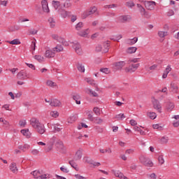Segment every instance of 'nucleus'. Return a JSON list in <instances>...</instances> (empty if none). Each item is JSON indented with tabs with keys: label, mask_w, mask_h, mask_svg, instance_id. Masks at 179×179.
<instances>
[{
	"label": "nucleus",
	"mask_w": 179,
	"mask_h": 179,
	"mask_svg": "<svg viewBox=\"0 0 179 179\" xmlns=\"http://www.w3.org/2000/svg\"><path fill=\"white\" fill-rule=\"evenodd\" d=\"M52 5L55 8V10H57L59 15L62 16V17H68V16H71V12L65 10V9H68V8H71L72 6V3L71 2H59L53 0L52 1Z\"/></svg>",
	"instance_id": "f257e3e1"
},
{
	"label": "nucleus",
	"mask_w": 179,
	"mask_h": 179,
	"mask_svg": "<svg viewBox=\"0 0 179 179\" xmlns=\"http://www.w3.org/2000/svg\"><path fill=\"white\" fill-rule=\"evenodd\" d=\"M30 124L34 129H36V132L38 134H40L41 135H43L45 132V127L43 124V123H41L38 120L33 117L30 120Z\"/></svg>",
	"instance_id": "f03ea898"
},
{
	"label": "nucleus",
	"mask_w": 179,
	"mask_h": 179,
	"mask_svg": "<svg viewBox=\"0 0 179 179\" xmlns=\"http://www.w3.org/2000/svg\"><path fill=\"white\" fill-rule=\"evenodd\" d=\"M138 159L140 163L145 166V167H153V162L145 155H141Z\"/></svg>",
	"instance_id": "7ed1b4c3"
},
{
	"label": "nucleus",
	"mask_w": 179,
	"mask_h": 179,
	"mask_svg": "<svg viewBox=\"0 0 179 179\" xmlns=\"http://www.w3.org/2000/svg\"><path fill=\"white\" fill-rule=\"evenodd\" d=\"M96 12H97V7H91L89 10H86L83 12L82 18L86 19V17H88V16H90L91 15H94V13H96Z\"/></svg>",
	"instance_id": "20e7f679"
},
{
	"label": "nucleus",
	"mask_w": 179,
	"mask_h": 179,
	"mask_svg": "<svg viewBox=\"0 0 179 179\" xmlns=\"http://www.w3.org/2000/svg\"><path fill=\"white\" fill-rule=\"evenodd\" d=\"M71 44H72V48L75 50L76 54L78 55H82V54H83V52L82 51V46L79 42L75 41L71 42Z\"/></svg>",
	"instance_id": "39448f33"
},
{
	"label": "nucleus",
	"mask_w": 179,
	"mask_h": 179,
	"mask_svg": "<svg viewBox=\"0 0 179 179\" xmlns=\"http://www.w3.org/2000/svg\"><path fill=\"white\" fill-rule=\"evenodd\" d=\"M125 66V62L120 61L113 64V68L115 71H121Z\"/></svg>",
	"instance_id": "423d86ee"
},
{
	"label": "nucleus",
	"mask_w": 179,
	"mask_h": 179,
	"mask_svg": "<svg viewBox=\"0 0 179 179\" xmlns=\"http://www.w3.org/2000/svg\"><path fill=\"white\" fill-rule=\"evenodd\" d=\"M17 78L20 80H26V79L29 78V74L27 73V71L22 70L17 73Z\"/></svg>",
	"instance_id": "0eeeda50"
},
{
	"label": "nucleus",
	"mask_w": 179,
	"mask_h": 179,
	"mask_svg": "<svg viewBox=\"0 0 179 179\" xmlns=\"http://www.w3.org/2000/svg\"><path fill=\"white\" fill-rule=\"evenodd\" d=\"M140 64H131L129 66V67L125 69V72H129L130 73H132L133 72H135L138 68L140 66Z\"/></svg>",
	"instance_id": "6e6552de"
},
{
	"label": "nucleus",
	"mask_w": 179,
	"mask_h": 179,
	"mask_svg": "<svg viewBox=\"0 0 179 179\" xmlns=\"http://www.w3.org/2000/svg\"><path fill=\"white\" fill-rule=\"evenodd\" d=\"M152 104L154 108L157 110L158 113H162V105H160V102L157 99L152 98Z\"/></svg>",
	"instance_id": "1a4fd4ad"
},
{
	"label": "nucleus",
	"mask_w": 179,
	"mask_h": 179,
	"mask_svg": "<svg viewBox=\"0 0 179 179\" xmlns=\"http://www.w3.org/2000/svg\"><path fill=\"white\" fill-rule=\"evenodd\" d=\"M145 6L148 10H153V9H155V6H156V2L145 1Z\"/></svg>",
	"instance_id": "9d476101"
},
{
	"label": "nucleus",
	"mask_w": 179,
	"mask_h": 179,
	"mask_svg": "<svg viewBox=\"0 0 179 179\" xmlns=\"http://www.w3.org/2000/svg\"><path fill=\"white\" fill-rule=\"evenodd\" d=\"M55 146L58 150H59L62 153H64V150H65V147H64V143L61 141V140H58L56 142Z\"/></svg>",
	"instance_id": "9b49d317"
},
{
	"label": "nucleus",
	"mask_w": 179,
	"mask_h": 179,
	"mask_svg": "<svg viewBox=\"0 0 179 179\" xmlns=\"http://www.w3.org/2000/svg\"><path fill=\"white\" fill-rule=\"evenodd\" d=\"M45 58H54L55 57V50H47L45 52Z\"/></svg>",
	"instance_id": "f8f14e48"
},
{
	"label": "nucleus",
	"mask_w": 179,
	"mask_h": 179,
	"mask_svg": "<svg viewBox=\"0 0 179 179\" xmlns=\"http://www.w3.org/2000/svg\"><path fill=\"white\" fill-rule=\"evenodd\" d=\"M41 5L43 12H46V13H48L50 12V8H48V2L47 1V0H43L41 1Z\"/></svg>",
	"instance_id": "ddd939ff"
},
{
	"label": "nucleus",
	"mask_w": 179,
	"mask_h": 179,
	"mask_svg": "<svg viewBox=\"0 0 179 179\" xmlns=\"http://www.w3.org/2000/svg\"><path fill=\"white\" fill-rule=\"evenodd\" d=\"M170 91L171 93H178V85L174 83H171Z\"/></svg>",
	"instance_id": "4468645a"
},
{
	"label": "nucleus",
	"mask_w": 179,
	"mask_h": 179,
	"mask_svg": "<svg viewBox=\"0 0 179 179\" xmlns=\"http://www.w3.org/2000/svg\"><path fill=\"white\" fill-rule=\"evenodd\" d=\"M119 20L121 22V23H125L126 22H128V20H131V16L129 15H120L119 17Z\"/></svg>",
	"instance_id": "2eb2a0df"
},
{
	"label": "nucleus",
	"mask_w": 179,
	"mask_h": 179,
	"mask_svg": "<svg viewBox=\"0 0 179 179\" xmlns=\"http://www.w3.org/2000/svg\"><path fill=\"white\" fill-rule=\"evenodd\" d=\"M50 106L52 107H59V106H61V101H59L58 99L51 100Z\"/></svg>",
	"instance_id": "dca6fc26"
},
{
	"label": "nucleus",
	"mask_w": 179,
	"mask_h": 179,
	"mask_svg": "<svg viewBox=\"0 0 179 179\" xmlns=\"http://www.w3.org/2000/svg\"><path fill=\"white\" fill-rule=\"evenodd\" d=\"M136 43H138V37H134L133 38H129L127 40V44H129V45H134V44H136Z\"/></svg>",
	"instance_id": "f3484780"
},
{
	"label": "nucleus",
	"mask_w": 179,
	"mask_h": 179,
	"mask_svg": "<svg viewBox=\"0 0 179 179\" xmlns=\"http://www.w3.org/2000/svg\"><path fill=\"white\" fill-rule=\"evenodd\" d=\"M21 134H22L24 136H26V138H28L31 136V133H30V131H29V129H22Z\"/></svg>",
	"instance_id": "a211bd4d"
},
{
	"label": "nucleus",
	"mask_w": 179,
	"mask_h": 179,
	"mask_svg": "<svg viewBox=\"0 0 179 179\" xmlns=\"http://www.w3.org/2000/svg\"><path fill=\"white\" fill-rule=\"evenodd\" d=\"M111 172L114 174V176H115V177H118L119 178H124V174L121 173V171L113 169Z\"/></svg>",
	"instance_id": "6ab92c4d"
},
{
	"label": "nucleus",
	"mask_w": 179,
	"mask_h": 179,
	"mask_svg": "<svg viewBox=\"0 0 179 179\" xmlns=\"http://www.w3.org/2000/svg\"><path fill=\"white\" fill-rule=\"evenodd\" d=\"M77 34H78V36H80L81 37H86V36L89 34V29L80 31L77 33Z\"/></svg>",
	"instance_id": "aec40b11"
},
{
	"label": "nucleus",
	"mask_w": 179,
	"mask_h": 179,
	"mask_svg": "<svg viewBox=\"0 0 179 179\" xmlns=\"http://www.w3.org/2000/svg\"><path fill=\"white\" fill-rule=\"evenodd\" d=\"M110 47V41H108L106 42L103 43V52H108V48Z\"/></svg>",
	"instance_id": "412c9836"
},
{
	"label": "nucleus",
	"mask_w": 179,
	"mask_h": 179,
	"mask_svg": "<svg viewBox=\"0 0 179 179\" xmlns=\"http://www.w3.org/2000/svg\"><path fill=\"white\" fill-rule=\"evenodd\" d=\"M82 151L80 150H78L75 155V160H80L82 159Z\"/></svg>",
	"instance_id": "4be33fe9"
},
{
	"label": "nucleus",
	"mask_w": 179,
	"mask_h": 179,
	"mask_svg": "<svg viewBox=\"0 0 179 179\" xmlns=\"http://www.w3.org/2000/svg\"><path fill=\"white\" fill-rule=\"evenodd\" d=\"M48 22L50 24V27L52 28V29H54V27H55V20L52 17H50L49 19H48Z\"/></svg>",
	"instance_id": "5701e85b"
},
{
	"label": "nucleus",
	"mask_w": 179,
	"mask_h": 179,
	"mask_svg": "<svg viewBox=\"0 0 179 179\" xmlns=\"http://www.w3.org/2000/svg\"><path fill=\"white\" fill-rule=\"evenodd\" d=\"M168 111H173L174 109V103L173 102H168L166 104Z\"/></svg>",
	"instance_id": "b1692460"
},
{
	"label": "nucleus",
	"mask_w": 179,
	"mask_h": 179,
	"mask_svg": "<svg viewBox=\"0 0 179 179\" xmlns=\"http://www.w3.org/2000/svg\"><path fill=\"white\" fill-rule=\"evenodd\" d=\"M76 120H78V116L73 115L68 118V122L69 124H73Z\"/></svg>",
	"instance_id": "393cba45"
},
{
	"label": "nucleus",
	"mask_w": 179,
	"mask_h": 179,
	"mask_svg": "<svg viewBox=\"0 0 179 179\" xmlns=\"http://www.w3.org/2000/svg\"><path fill=\"white\" fill-rule=\"evenodd\" d=\"M134 131H137V132H139L140 135H146V133L138 126H135L134 127Z\"/></svg>",
	"instance_id": "a878e982"
},
{
	"label": "nucleus",
	"mask_w": 179,
	"mask_h": 179,
	"mask_svg": "<svg viewBox=\"0 0 179 179\" xmlns=\"http://www.w3.org/2000/svg\"><path fill=\"white\" fill-rule=\"evenodd\" d=\"M10 170H11V171L13 173H16V171H17V167H16V163L13 162L10 166Z\"/></svg>",
	"instance_id": "bb28decb"
},
{
	"label": "nucleus",
	"mask_w": 179,
	"mask_h": 179,
	"mask_svg": "<svg viewBox=\"0 0 179 179\" xmlns=\"http://www.w3.org/2000/svg\"><path fill=\"white\" fill-rule=\"evenodd\" d=\"M73 99L75 100L76 104H80V95L79 94L73 95Z\"/></svg>",
	"instance_id": "cd10ccee"
},
{
	"label": "nucleus",
	"mask_w": 179,
	"mask_h": 179,
	"mask_svg": "<svg viewBox=\"0 0 179 179\" xmlns=\"http://www.w3.org/2000/svg\"><path fill=\"white\" fill-rule=\"evenodd\" d=\"M46 85L50 86V87H58L56 83L52 82V80H48Z\"/></svg>",
	"instance_id": "c85d7f7f"
},
{
	"label": "nucleus",
	"mask_w": 179,
	"mask_h": 179,
	"mask_svg": "<svg viewBox=\"0 0 179 179\" xmlns=\"http://www.w3.org/2000/svg\"><path fill=\"white\" fill-rule=\"evenodd\" d=\"M77 69L79 72H82L83 73H85V66H83V64L78 63L77 64Z\"/></svg>",
	"instance_id": "c756f323"
},
{
	"label": "nucleus",
	"mask_w": 179,
	"mask_h": 179,
	"mask_svg": "<svg viewBox=\"0 0 179 179\" xmlns=\"http://www.w3.org/2000/svg\"><path fill=\"white\" fill-rule=\"evenodd\" d=\"M136 50H138V48L136 47L128 48L127 53L128 54H134V52H136Z\"/></svg>",
	"instance_id": "7c9ffc66"
},
{
	"label": "nucleus",
	"mask_w": 179,
	"mask_h": 179,
	"mask_svg": "<svg viewBox=\"0 0 179 179\" xmlns=\"http://www.w3.org/2000/svg\"><path fill=\"white\" fill-rule=\"evenodd\" d=\"M54 51L56 52H61V51H64V47L61 45H57L55 48H53Z\"/></svg>",
	"instance_id": "2f4dec72"
},
{
	"label": "nucleus",
	"mask_w": 179,
	"mask_h": 179,
	"mask_svg": "<svg viewBox=\"0 0 179 179\" xmlns=\"http://www.w3.org/2000/svg\"><path fill=\"white\" fill-rule=\"evenodd\" d=\"M137 8H138V10L141 15L144 13V12L146 11L145 8H143V6H142V5H141L140 3H137Z\"/></svg>",
	"instance_id": "473e14b6"
},
{
	"label": "nucleus",
	"mask_w": 179,
	"mask_h": 179,
	"mask_svg": "<svg viewBox=\"0 0 179 179\" xmlns=\"http://www.w3.org/2000/svg\"><path fill=\"white\" fill-rule=\"evenodd\" d=\"M115 118H116L117 121H122V120L125 118V115H124V113H120L118 115H116Z\"/></svg>",
	"instance_id": "72a5a7b5"
},
{
	"label": "nucleus",
	"mask_w": 179,
	"mask_h": 179,
	"mask_svg": "<svg viewBox=\"0 0 179 179\" xmlns=\"http://www.w3.org/2000/svg\"><path fill=\"white\" fill-rule=\"evenodd\" d=\"M18 149H20V150H22L23 152H24L25 150H29L30 149V145L25 144L24 145H19L18 146Z\"/></svg>",
	"instance_id": "f704fd0d"
},
{
	"label": "nucleus",
	"mask_w": 179,
	"mask_h": 179,
	"mask_svg": "<svg viewBox=\"0 0 179 179\" xmlns=\"http://www.w3.org/2000/svg\"><path fill=\"white\" fill-rule=\"evenodd\" d=\"M31 174L34 176V178L37 179V177H38L39 176H41V172H40V171L36 170L31 172Z\"/></svg>",
	"instance_id": "c9c22d12"
},
{
	"label": "nucleus",
	"mask_w": 179,
	"mask_h": 179,
	"mask_svg": "<svg viewBox=\"0 0 179 179\" xmlns=\"http://www.w3.org/2000/svg\"><path fill=\"white\" fill-rule=\"evenodd\" d=\"M83 28V22H80L76 25V29L79 31L80 30H82Z\"/></svg>",
	"instance_id": "e433bc0d"
},
{
	"label": "nucleus",
	"mask_w": 179,
	"mask_h": 179,
	"mask_svg": "<svg viewBox=\"0 0 179 179\" xmlns=\"http://www.w3.org/2000/svg\"><path fill=\"white\" fill-rule=\"evenodd\" d=\"M8 43H9V44H12L13 45H17L20 44V41H19V39H14L11 41H8Z\"/></svg>",
	"instance_id": "4c0bfd02"
},
{
	"label": "nucleus",
	"mask_w": 179,
	"mask_h": 179,
	"mask_svg": "<svg viewBox=\"0 0 179 179\" xmlns=\"http://www.w3.org/2000/svg\"><path fill=\"white\" fill-rule=\"evenodd\" d=\"M148 115L150 117L151 120H155L156 119V117H157V115H156V113H154V112L148 113Z\"/></svg>",
	"instance_id": "58836bf2"
},
{
	"label": "nucleus",
	"mask_w": 179,
	"mask_h": 179,
	"mask_svg": "<svg viewBox=\"0 0 179 179\" xmlns=\"http://www.w3.org/2000/svg\"><path fill=\"white\" fill-rule=\"evenodd\" d=\"M94 122H95V124H97L98 125H99L100 124H103V119L96 117H95Z\"/></svg>",
	"instance_id": "ea45409f"
},
{
	"label": "nucleus",
	"mask_w": 179,
	"mask_h": 179,
	"mask_svg": "<svg viewBox=\"0 0 179 179\" xmlns=\"http://www.w3.org/2000/svg\"><path fill=\"white\" fill-rule=\"evenodd\" d=\"M34 58L36 59V61H38V62H43L44 61V57L41 55H35Z\"/></svg>",
	"instance_id": "a19ab883"
},
{
	"label": "nucleus",
	"mask_w": 179,
	"mask_h": 179,
	"mask_svg": "<svg viewBox=\"0 0 179 179\" xmlns=\"http://www.w3.org/2000/svg\"><path fill=\"white\" fill-rule=\"evenodd\" d=\"M59 43L65 45V47H68L69 45V43L68 41H66L63 38H59Z\"/></svg>",
	"instance_id": "79ce46f5"
},
{
	"label": "nucleus",
	"mask_w": 179,
	"mask_h": 179,
	"mask_svg": "<svg viewBox=\"0 0 179 179\" xmlns=\"http://www.w3.org/2000/svg\"><path fill=\"white\" fill-rule=\"evenodd\" d=\"M87 83H89V85H91L92 86H94V85H96V82L94 81V80L90 78H87Z\"/></svg>",
	"instance_id": "37998d69"
},
{
	"label": "nucleus",
	"mask_w": 179,
	"mask_h": 179,
	"mask_svg": "<svg viewBox=\"0 0 179 179\" xmlns=\"http://www.w3.org/2000/svg\"><path fill=\"white\" fill-rule=\"evenodd\" d=\"M87 90L90 92V94H92V96H93V97H99V94H97V92L92 91L90 89H87Z\"/></svg>",
	"instance_id": "c03bdc74"
},
{
	"label": "nucleus",
	"mask_w": 179,
	"mask_h": 179,
	"mask_svg": "<svg viewBox=\"0 0 179 179\" xmlns=\"http://www.w3.org/2000/svg\"><path fill=\"white\" fill-rule=\"evenodd\" d=\"M161 143H167L169 142V137L164 136L160 139Z\"/></svg>",
	"instance_id": "a18cd8bd"
},
{
	"label": "nucleus",
	"mask_w": 179,
	"mask_h": 179,
	"mask_svg": "<svg viewBox=\"0 0 179 179\" xmlns=\"http://www.w3.org/2000/svg\"><path fill=\"white\" fill-rule=\"evenodd\" d=\"M126 6H127V8H134V6H135V3H134V1H127L126 2Z\"/></svg>",
	"instance_id": "49530a36"
},
{
	"label": "nucleus",
	"mask_w": 179,
	"mask_h": 179,
	"mask_svg": "<svg viewBox=\"0 0 179 179\" xmlns=\"http://www.w3.org/2000/svg\"><path fill=\"white\" fill-rule=\"evenodd\" d=\"M50 115H51V117H53V118H57V117H58V115H59L58 114V112L57 110L55 111H51L50 113Z\"/></svg>",
	"instance_id": "de8ad7c7"
},
{
	"label": "nucleus",
	"mask_w": 179,
	"mask_h": 179,
	"mask_svg": "<svg viewBox=\"0 0 179 179\" xmlns=\"http://www.w3.org/2000/svg\"><path fill=\"white\" fill-rule=\"evenodd\" d=\"M93 112L94 113V114H96V115H100V109L97 107H94L93 108Z\"/></svg>",
	"instance_id": "09e8293b"
},
{
	"label": "nucleus",
	"mask_w": 179,
	"mask_h": 179,
	"mask_svg": "<svg viewBox=\"0 0 179 179\" xmlns=\"http://www.w3.org/2000/svg\"><path fill=\"white\" fill-rule=\"evenodd\" d=\"M87 120H89V121H92V122L94 121L96 117H94L93 115L89 113H87Z\"/></svg>",
	"instance_id": "8fccbe9b"
},
{
	"label": "nucleus",
	"mask_w": 179,
	"mask_h": 179,
	"mask_svg": "<svg viewBox=\"0 0 179 179\" xmlns=\"http://www.w3.org/2000/svg\"><path fill=\"white\" fill-rule=\"evenodd\" d=\"M52 38H53V40H56L57 41H58L59 43V38H62V37H60L57 34H52Z\"/></svg>",
	"instance_id": "3c124183"
},
{
	"label": "nucleus",
	"mask_w": 179,
	"mask_h": 179,
	"mask_svg": "<svg viewBox=\"0 0 179 179\" xmlns=\"http://www.w3.org/2000/svg\"><path fill=\"white\" fill-rule=\"evenodd\" d=\"M166 34H167V32H164L162 31L158 32V36L159 37H161V38L166 37Z\"/></svg>",
	"instance_id": "603ef678"
},
{
	"label": "nucleus",
	"mask_w": 179,
	"mask_h": 179,
	"mask_svg": "<svg viewBox=\"0 0 179 179\" xmlns=\"http://www.w3.org/2000/svg\"><path fill=\"white\" fill-rule=\"evenodd\" d=\"M164 72L166 73H170V72H171V66L169 64Z\"/></svg>",
	"instance_id": "864d4df0"
},
{
	"label": "nucleus",
	"mask_w": 179,
	"mask_h": 179,
	"mask_svg": "<svg viewBox=\"0 0 179 179\" xmlns=\"http://www.w3.org/2000/svg\"><path fill=\"white\" fill-rule=\"evenodd\" d=\"M48 178V176H47V174L43 175H39L38 177H36V179H46Z\"/></svg>",
	"instance_id": "5fc2aeb1"
},
{
	"label": "nucleus",
	"mask_w": 179,
	"mask_h": 179,
	"mask_svg": "<svg viewBox=\"0 0 179 179\" xmlns=\"http://www.w3.org/2000/svg\"><path fill=\"white\" fill-rule=\"evenodd\" d=\"M69 164H70V166H71V167H73V169H74L76 166H78V164H76V162H75V161L73 160L69 161Z\"/></svg>",
	"instance_id": "6e6d98bb"
},
{
	"label": "nucleus",
	"mask_w": 179,
	"mask_h": 179,
	"mask_svg": "<svg viewBox=\"0 0 179 179\" xmlns=\"http://www.w3.org/2000/svg\"><path fill=\"white\" fill-rule=\"evenodd\" d=\"M158 162H159V163H160V164H164V159L163 158V156H162V155L159 156Z\"/></svg>",
	"instance_id": "4d7b16f0"
},
{
	"label": "nucleus",
	"mask_w": 179,
	"mask_h": 179,
	"mask_svg": "<svg viewBox=\"0 0 179 179\" xmlns=\"http://www.w3.org/2000/svg\"><path fill=\"white\" fill-rule=\"evenodd\" d=\"M99 152L101 153H107V152L108 153H111L112 151H111V149H109V150L100 149Z\"/></svg>",
	"instance_id": "13d9d810"
},
{
	"label": "nucleus",
	"mask_w": 179,
	"mask_h": 179,
	"mask_svg": "<svg viewBox=\"0 0 179 179\" xmlns=\"http://www.w3.org/2000/svg\"><path fill=\"white\" fill-rule=\"evenodd\" d=\"M26 124H27L26 120H20V121L19 122V125H20V127H26Z\"/></svg>",
	"instance_id": "bf43d9fd"
},
{
	"label": "nucleus",
	"mask_w": 179,
	"mask_h": 179,
	"mask_svg": "<svg viewBox=\"0 0 179 179\" xmlns=\"http://www.w3.org/2000/svg\"><path fill=\"white\" fill-rule=\"evenodd\" d=\"M3 124L4 125V127L8 129L9 128V127H10V124H9V122L4 120V122H3Z\"/></svg>",
	"instance_id": "052dcab7"
},
{
	"label": "nucleus",
	"mask_w": 179,
	"mask_h": 179,
	"mask_svg": "<svg viewBox=\"0 0 179 179\" xmlns=\"http://www.w3.org/2000/svg\"><path fill=\"white\" fill-rule=\"evenodd\" d=\"M141 16H144V17H146V19H149V17H150V15H149V13L146 10L142 14Z\"/></svg>",
	"instance_id": "680f3d73"
},
{
	"label": "nucleus",
	"mask_w": 179,
	"mask_h": 179,
	"mask_svg": "<svg viewBox=\"0 0 179 179\" xmlns=\"http://www.w3.org/2000/svg\"><path fill=\"white\" fill-rule=\"evenodd\" d=\"M134 152H135L134 149H129L126 150L125 153L126 155H134Z\"/></svg>",
	"instance_id": "e2e57ef3"
},
{
	"label": "nucleus",
	"mask_w": 179,
	"mask_h": 179,
	"mask_svg": "<svg viewBox=\"0 0 179 179\" xmlns=\"http://www.w3.org/2000/svg\"><path fill=\"white\" fill-rule=\"evenodd\" d=\"M55 132H60L61 129L59 125H55L54 126Z\"/></svg>",
	"instance_id": "0e129e2a"
},
{
	"label": "nucleus",
	"mask_w": 179,
	"mask_h": 179,
	"mask_svg": "<svg viewBox=\"0 0 179 179\" xmlns=\"http://www.w3.org/2000/svg\"><path fill=\"white\" fill-rule=\"evenodd\" d=\"M157 69V64H153L149 68L150 71H156Z\"/></svg>",
	"instance_id": "69168bd1"
},
{
	"label": "nucleus",
	"mask_w": 179,
	"mask_h": 179,
	"mask_svg": "<svg viewBox=\"0 0 179 179\" xmlns=\"http://www.w3.org/2000/svg\"><path fill=\"white\" fill-rule=\"evenodd\" d=\"M74 177H75L76 179H87V178H85V177H83V176H80V175H79V174H76V175L74 176Z\"/></svg>",
	"instance_id": "338daca9"
},
{
	"label": "nucleus",
	"mask_w": 179,
	"mask_h": 179,
	"mask_svg": "<svg viewBox=\"0 0 179 179\" xmlns=\"http://www.w3.org/2000/svg\"><path fill=\"white\" fill-rule=\"evenodd\" d=\"M101 72H103V73H108V68H102L100 69Z\"/></svg>",
	"instance_id": "774afa93"
}]
</instances>
